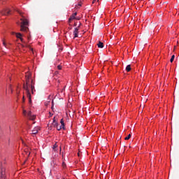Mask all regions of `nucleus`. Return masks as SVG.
Segmentation results:
<instances>
[{"label": "nucleus", "instance_id": "nucleus-1", "mask_svg": "<svg viewBox=\"0 0 179 179\" xmlns=\"http://www.w3.org/2000/svg\"><path fill=\"white\" fill-rule=\"evenodd\" d=\"M25 78L26 84H24L23 88L25 89V87H27V89H31L32 94H34V92H36V90L34 89V83L33 82V79H31V73H26Z\"/></svg>", "mask_w": 179, "mask_h": 179}, {"label": "nucleus", "instance_id": "nucleus-2", "mask_svg": "<svg viewBox=\"0 0 179 179\" xmlns=\"http://www.w3.org/2000/svg\"><path fill=\"white\" fill-rule=\"evenodd\" d=\"M21 25H20V31H27V30H29V27H27V26H29V21H27V19H23L21 18Z\"/></svg>", "mask_w": 179, "mask_h": 179}, {"label": "nucleus", "instance_id": "nucleus-3", "mask_svg": "<svg viewBox=\"0 0 179 179\" xmlns=\"http://www.w3.org/2000/svg\"><path fill=\"white\" fill-rule=\"evenodd\" d=\"M1 15L3 16H8V15H10V9L9 8H4L1 11H0Z\"/></svg>", "mask_w": 179, "mask_h": 179}, {"label": "nucleus", "instance_id": "nucleus-4", "mask_svg": "<svg viewBox=\"0 0 179 179\" xmlns=\"http://www.w3.org/2000/svg\"><path fill=\"white\" fill-rule=\"evenodd\" d=\"M24 90L26 91L27 96L29 99V101L31 103V94H30V88H27V87H25Z\"/></svg>", "mask_w": 179, "mask_h": 179}, {"label": "nucleus", "instance_id": "nucleus-5", "mask_svg": "<svg viewBox=\"0 0 179 179\" xmlns=\"http://www.w3.org/2000/svg\"><path fill=\"white\" fill-rule=\"evenodd\" d=\"M80 25L78 26V27L75 28V30L73 31V35H74V38H76V37H78V34L79 33V27Z\"/></svg>", "mask_w": 179, "mask_h": 179}, {"label": "nucleus", "instance_id": "nucleus-6", "mask_svg": "<svg viewBox=\"0 0 179 179\" xmlns=\"http://www.w3.org/2000/svg\"><path fill=\"white\" fill-rule=\"evenodd\" d=\"M0 179H6V176H5V169H1Z\"/></svg>", "mask_w": 179, "mask_h": 179}, {"label": "nucleus", "instance_id": "nucleus-7", "mask_svg": "<svg viewBox=\"0 0 179 179\" xmlns=\"http://www.w3.org/2000/svg\"><path fill=\"white\" fill-rule=\"evenodd\" d=\"M38 131H40V128L38 127H36L33 130H32V135H36V134L38 133Z\"/></svg>", "mask_w": 179, "mask_h": 179}, {"label": "nucleus", "instance_id": "nucleus-8", "mask_svg": "<svg viewBox=\"0 0 179 179\" xmlns=\"http://www.w3.org/2000/svg\"><path fill=\"white\" fill-rule=\"evenodd\" d=\"M78 15V13H74L69 19V23H71V22H72V20H73L74 19H76L75 16H76Z\"/></svg>", "mask_w": 179, "mask_h": 179}, {"label": "nucleus", "instance_id": "nucleus-9", "mask_svg": "<svg viewBox=\"0 0 179 179\" xmlns=\"http://www.w3.org/2000/svg\"><path fill=\"white\" fill-rule=\"evenodd\" d=\"M99 48H103L104 47V43H103L101 41H99V43L97 44Z\"/></svg>", "mask_w": 179, "mask_h": 179}, {"label": "nucleus", "instance_id": "nucleus-10", "mask_svg": "<svg viewBox=\"0 0 179 179\" xmlns=\"http://www.w3.org/2000/svg\"><path fill=\"white\" fill-rule=\"evenodd\" d=\"M60 124H61V126L62 127V129H65V123L64 122V119H61Z\"/></svg>", "mask_w": 179, "mask_h": 179}, {"label": "nucleus", "instance_id": "nucleus-11", "mask_svg": "<svg viewBox=\"0 0 179 179\" xmlns=\"http://www.w3.org/2000/svg\"><path fill=\"white\" fill-rule=\"evenodd\" d=\"M29 120H31V121H34V120H36V115H31V116H29Z\"/></svg>", "mask_w": 179, "mask_h": 179}, {"label": "nucleus", "instance_id": "nucleus-12", "mask_svg": "<svg viewBox=\"0 0 179 179\" xmlns=\"http://www.w3.org/2000/svg\"><path fill=\"white\" fill-rule=\"evenodd\" d=\"M126 71H127V72H129L131 71V65L130 64L127 66Z\"/></svg>", "mask_w": 179, "mask_h": 179}, {"label": "nucleus", "instance_id": "nucleus-13", "mask_svg": "<svg viewBox=\"0 0 179 179\" xmlns=\"http://www.w3.org/2000/svg\"><path fill=\"white\" fill-rule=\"evenodd\" d=\"M17 38H22V34L20 33H16L15 34Z\"/></svg>", "mask_w": 179, "mask_h": 179}, {"label": "nucleus", "instance_id": "nucleus-14", "mask_svg": "<svg viewBox=\"0 0 179 179\" xmlns=\"http://www.w3.org/2000/svg\"><path fill=\"white\" fill-rule=\"evenodd\" d=\"M56 128H57V131H61V129H63L62 126V125L59 126V124Z\"/></svg>", "mask_w": 179, "mask_h": 179}, {"label": "nucleus", "instance_id": "nucleus-15", "mask_svg": "<svg viewBox=\"0 0 179 179\" xmlns=\"http://www.w3.org/2000/svg\"><path fill=\"white\" fill-rule=\"evenodd\" d=\"M52 125H53V127H54L55 128H57L59 124H58V122H55V123H52Z\"/></svg>", "mask_w": 179, "mask_h": 179}, {"label": "nucleus", "instance_id": "nucleus-16", "mask_svg": "<svg viewBox=\"0 0 179 179\" xmlns=\"http://www.w3.org/2000/svg\"><path fill=\"white\" fill-rule=\"evenodd\" d=\"M131 134H129L128 136L124 138L125 141H129V139H131Z\"/></svg>", "mask_w": 179, "mask_h": 179}, {"label": "nucleus", "instance_id": "nucleus-17", "mask_svg": "<svg viewBox=\"0 0 179 179\" xmlns=\"http://www.w3.org/2000/svg\"><path fill=\"white\" fill-rule=\"evenodd\" d=\"M176 58V56L173 55H172L171 59H170V62H173V61H174V59Z\"/></svg>", "mask_w": 179, "mask_h": 179}, {"label": "nucleus", "instance_id": "nucleus-18", "mask_svg": "<svg viewBox=\"0 0 179 179\" xmlns=\"http://www.w3.org/2000/svg\"><path fill=\"white\" fill-rule=\"evenodd\" d=\"M57 148H58V145H57V144H55V145H53V150H56Z\"/></svg>", "mask_w": 179, "mask_h": 179}, {"label": "nucleus", "instance_id": "nucleus-19", "mask_svg": "<svg viewBox=\"0 0 179 179\" xmlns=\"http://www.w3.org/2000/svg\"><path fill=\"white\" fill-rule=\"evenodd\" d=\"M78 6H79V7L82 6V3L81 2L78 3V5L76 6V8H79Z\"/></svg>", "mask_w": 179, "mask_h": 179}, {"label": "nucleus", "instance_id": "nucleus-20", "mask_svg": "<svg viewBox=\"0 0 179 179\" xmlns=\"http://www.w3.org/2000/svg\"><path fill=\"white\" fill-rule=\"evenodd\" d=\"M18 13L20 15V16H22V17H24V16H23V13L17 10Z\"/></svg>", "mask_w": 179, "mask_h": 179}, {"label": "nucleus", "instance_id": "nucleus-21", "mask_svg": "<svg viewBox=\"0 0 179 179\" xmlns=\"http://www.w3.org/2000/svg\"><path fill=\"white\" fill-rule=\"evenodd\" d=\"M57 69H59V71H61V69H62V66L61 65L57 66Z\"/></svg>", "mask_w": 179, "mask_h": 179}, {"label": "nucleus", "instance_id": "nucleus-22", "mask_svg": "<svg viewBox=\"0 0 179 179\" xmlns=\"http://www.w3.org/2000/svg\"><path fill=\"white\" fill-rule=\"evenodd\" d=\"M27 115H28V117H31V111L28 112Z\"/></svg>", "mask_w": 179, "mask_h": 179}, {"label": "nucleus", "instance_id": "nucleus-23", "mask_svg": "<svg viewBox=\"0 0 179 179\" xmlns=\"http://www.w3.org/2000/svg\"><path fill=\"white\" fill-rule=\"evenodd\" d=\"M62 167H63L64 169H65V167H66V164H65V162H63V163H62Z\"/></svg>", "mask_w": 179, "mask_h": 179}, {"label": "nucleus", "instance_id": "nucleus-24", "mask_svg": "<svg viewBox=\"0 0 179 179\" xmlns=\"http://www.w3.org/2000/svg\"><path fill=\"white\" fill-rule=\"evenodd\" d=\"M3 45H4V47H6V43H5V41H3Z\"/></svg>", "mask_w": 179, "mask_h": 179}, {"label": "nucleus", "instance_id": "nucleus-25", "mask_svg": "<svg viewBox=\"0 0 179 179\" xmlns=\"http://www.w3.org/2000/svg\"><path fill=\"white\" fill-rule=\"evenodd\" d=\"M57 122V120H55V117L53 118V122L52 123H55Z\"/></svg>", "mask_w": 179, "mask_h": 179}, {"label": "nucleus", "instance_id": "nucleus-26", "mask_svg": "<svg viewBox=\"0 0 179 179\" xmlns=\"http://www.w3.org/2000/svg\"><path fill=\"white\" fill-rule=\"evenodd\" d=\"M20 40H21V41H22V43H24V41H23V38H20Z\"/></svg>", "mask_w": 179, "mask_h": 179}, {"label": "nucleus", "instance_id": "nucleus-27", "mask_svg": "<svg viewBox=\"0 0 179 179\" xmlns=\"http://www.w3.org/2000/svg\"><path fill=\"white\" fill-rule=\"evenodd\" d=\"M23 114H24V115H26V110H23Z\"/></svg>", "mask_w": 179, "mask_h": 179}, {"label": "nucleus", "instance_id": "nucleus-28", "mask_svg": "<svg viewBox=\"0 0 179 179\" xmlns=\"http://www.w3.org/2000/svg\"><path fill=\"white\" fill-rule=\"evenodd\" d=\"M96 1H97V2H99V0H94V1H92V3H94V2H96Z\"/></svg>", "mask_w": 179, "mask_h": 179}, {"label": "nucleus", "instance_id": "nucleus-29", "mask_svg": "<svg viewBox=\"0 0 179 179\" xmlns=\"http://www.w3.org/2000/svg\"><path fill=\"white\" fill-rule=\"evenodd\" d=\"M22 101L24 103V96L22 97Z\"/></svg>", "mask_w": 179, "mask_h": 179}, {"label": "nucleus", "instance_id": "nucleus-30", "mask_svg": "<svg viewBox=\"0 0 179 179\" xmlns=\"http://www.w3.org/2000/svg\"><path fill=\"white\" fill-rule=\"evenodd\" d=\"M10 90L12 92V85H10Z\"/></svg>", "mask_w": 179, "mask_h": 179}, {"label": "nucleus", "instance_id": "nucleus-31", "mask_svg": "<svg viewBox=\"0 0 179 179\" xmlns=\"http://www.w3.org/2000/svg\"><path fill=\"white\" fill-rule=\"evenodd\" d=\"M74 26H78V24H76V22H75Z\"/></svg>", "mask_w": 179, "mask_h": 179}, {"label": "nucleus", "instance_id": "nucleus-32", "mask_svg": "<svg viewBox=\"0 0 179 179\" xmlns=\"http://www.w3.org/2000/svg\"><path fill=\"white\" fill-rule=\"evenodd\" d=\"M25 47H29V45L26 44V45H25Z\"/></svg>", "mask_w": 179, "mask_h": 179}, {"label": "nucleus", "instance_id": "nucleus-33", "mask_svg": "<svg viewBox=\"0 0 179 179\" xmlns=\"http://www.w3.org/2000/svg\"><path fill=\"white\" fill-rule=\"evenodd\" d=\"M29 49L31 50V51H33V48H29Z\"/></svg>", "mask_w": 179, "mask_h": 179}, {"label": "nucleus", "instance_id": "nucleus-34", "mask_svg": "<svg viewBox=\"0 0 179 179\" xmlns=\"http://www.w3.org/2000/svg\"><path fill=\"white\" fill-rule=\"evenodd\" d=\"M52 110H54V106H52Z\"/></svg>", "mask_w": 179, "mask_h": 179}, {"label": "nucleus", "instance_id": "nucleus-35", "mask_svg": "<svg viewBox=\"0 0 179 179\" xmlns=\"http://www.w3.org/2000/svg\"><path fill=\"white\" fill-rule=\"evenodd\" d=\"M22 143H24V141H23V140H22Z\"/></svg>", "mask_w": 179, "mask_h": 179}, {"label": "nucleus", "instance_id": "nucleus-36", "mask_svg": "<svg viewBox=\"0 0 179 179\" xmlns=\"http://www.w3.org/2000/svg\"><path fill=\"white\" fill-rule=\"evenodd\" d=\"M12 34H15V32H12Z\"/></svg>", "mask_w": 179, "mask_h": 179}, {"label": "nucleus", "instance_id": "nucleus-37", "mask_svg": "<svg viewBox=\"0 0 179 179\" xmlns=\"http://www.w3.org/2000/svg\"><path fill=\"white\" fill-rule=\"evenodd\" d=\"M28 40H30V37H28Z\"/></svg>", "mask_w": 179, "mask_h": 179}, {"label": "nucleus", "instance_id": "nucleus-38", "mask_svg": "<svg viewBox=\"0 0 179 179\" xmlns=\"http://www.w3.org/2000/svg\"><path fill=\"white\" fill-rule=\"evenodd\" d=\"M22 47H24V45H22Z\"/></svg>", "mask_w": 179, "mask_h": 179}]
</instances>
